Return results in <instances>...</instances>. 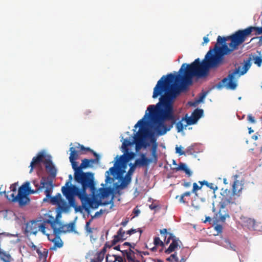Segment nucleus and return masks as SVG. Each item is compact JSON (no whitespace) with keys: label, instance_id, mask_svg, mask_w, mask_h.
<instances>
[{"label":"nucleus","instance_id":"obj_1","mask_svg":"<svg viewBox=\"0 0 262 262\" xmlns=\"http://www.w3.org/2000/svg\"><path fill=\"white\" fill-rule=\"evenodd\" d=\"M210 67L204 59L202 62L199 58L190 64L183 63L179 71V74H168L163 76L157 82L154 89L152 98L160 95L159 101L155 105H149L144 117L138 121L135 127L143 126L146 124L145 120L150 116L155 124V130L159 135H163L173 127L174 124L178 133L190 125L196 123L193 117L185 115L177 122V116L174 114L173 104L176 98L181 92L188 90L192 84L193 77L204 78L209 75Z\"/></svg>","mask_w":262,"mask_h":262},{"label":"nucleus","instance_id":"obj_2","mask_svg":"<svg viewBox=\"0 0 262 262\" xmlns=\"http://www.w3.org/2000/svg\"><path fill=\"white\" fill-rule=\"evenodd\" d=\"M112 192L110 188H100L98 190L92 193L93 198L89 197L86 191L81 193L79 199L81 200L82 207L85 211H88L89 208H97L100 205H108L110 202H102V199L106 198L110 196Z\"/></svg>","mask_w":262,"mask_h":262},{"label":"nucleus","instance_id":"obj_3","mask_svg":"<svg viewBox=\"0 0 262 262\" xmlns=\"http://www.w3.org/2000/svg\"><path fill=\"white\" fill-rule=\"evenodd\" d=\"M35 192L30 188V183L26 182L19 187L17 195H15L16 192L10 191L6 194V197L11 202H18L20 206H24L30 202L27 195L29 194H34Z\"/></svg>","mask_w":262,"mask_h":262},{"label":"nucleus","instance_id":"obj_4","mask_svg":"<svg viewBox=\"0 0 262 262\" xmlns=\"http://www.w3.org/2000/svg\"><path fill=\"white\" fill-rule=\"evenodd\" d=\"M249 63H246L242 67V71L241 73L240 67L235 68L234 70L230 71L227 77L224 78L220 82L216 84V88L220 89L224 86H226L227 89L230 90H235L237 86L236 81L241 75L245 74L249 69Z\"/></svg>","mask_w":262,"mask_h":262},{"label":"nucleus","instance_id":"obj_5","mask_svg":"<svg viewBox=\"0 0 262 262\" xmlns=\"http://www.w3.org/2000/svg\"><path fill=\"white\" fill-rule=\"evenodd\" d=\"M75 181L81 185L82 191H86L90 189L91 193L96 191V184L94 181V174L91 172L74 171Z\"/></svg>","mask_w":262,"mask_h":262},{"label":"nucleus","instance_id":"obj_6","mask_svg":"<svg viewBox=\"0 0 262 262\" xmlns=\"http://www.w3.org/2000/svg\"><path fill=\"white\" fill-rule=\"evenodd\" d=\"M33 184L36 187V190H33L34 191H36L35 193L40 192L42 191L43 188H46L45 193L46 195V198L49 199L51 196V194L53 191V188L54 185L52 180L46 181L45 178L42 177L40 181V185L36 183L35 181L33 182Z\"/></svg>","mask_w":262,"mask_h":262},{"label":"nucleus","instance_id":"obj_7","mask_svg":"<svg viewBox=\"0 0 262 262\" xmlns=\"http://www.w3.org/2000/svg\"><path fill=\"white\" fill-rule=\"evenodd\" d=\"M62 192L65 196H77L78 198L83 192L82 190L75 185H72L70 181L66 182L65 186L61 188Z\"/></svg>","mask_w":262,"mask_h":262},{"label":"nucleus","instance_id":"obj_8","mask_svg":"<svg viewBox=\"0 0 262 262\" xmlns=\"http://www.w3.org/2000/svg\"><path fill=\"white\" fill-rule=\"evenodd\" d=\"M116 160L114 166L111 167L109 170L105 172L106 183H111L115 179H116L118 175L119 169L122 164L117 159V156L115 158Z\"/></svg>","mask_w":262,"mask_h":262},{"label":"nucleus","instance_id":"obj_9","mask_svg":"<svg viewBox=\"0 0 262 262\" xmlns=\"http://www.w3.org/2000/svg\"><path fill=\"white\" fill-rule=\"evenodd\" d=\"M96 159H83L81 161V163L80 165L78 166L77 165H76L75 167L73 168L74 171H83L82 169L86 168L88 167H92V164L95 163H98L100 160V157H95Z\"/></svg>","mask_w":262,"mask_h":262},{"label":"nucleus","instance_id":"obj_10","mask_svg":"<svg viewBox=\"0 0 262 262\" xmlns=\"http://www.w3.org/2000/svg\"><path fill=\"white\" fill-rule=\"evenodd\" d=\"M243 189V185L241 182L236 180L234 182L232 185V192L230 190H225L224 193L231 194V196L234 198V195L239 196Z\"/></svg>","mask_w":262,"mask_h":262},{"label":"nucleus","instance_id":"obj_11","mask_svg":"<svg viewBox=\"0 0 262 262\" xmlns=\"http://www.w3.org/2000/svg\"><path fill=\"white\" fill-rule=\"evenodd\" d=\"M47 157L43 152H40L36 157H33L30 165L31 167L30 172L31 173L33 171V168L39 165L40 163H43V161L47 158Z\"/></svg>","mask_w":262,"mask_h":262},{"label":"nucleus","instance_id":"obj_12","mask_svg":"<svg viewBox=\"0 0 262 262\" xmlns=\"http://www.w3.org/2000/svg\"><path fill=\"white\" fill-rule=\"evenodd\" d=\"M47 222L51 225L55 234L57 235L62 232L63 224L61 222L55 219L53 221L48 220Z\"/></svg>","mask_w":262,"mask_h":262},{"label":"nucleus","instance_id":"obj_13","mask_svg":"<svg viewBox=\"0 0 262 262\" xmlns=\"http://www.w3.org/2000/svg\"><path fill=\"white\" fill-rule=\"evenodd\" d=\"M140 157V158L136 160L135 165L139 167H146L153 161L152 159L147 158L144 154H142Z\"/></svg>","mask_w":262,"mask_h":262},{"label":"nucleus","instance_id":"obj_14","mask_svg":"<svg viewBox=\"0 0 262 262\" xmlns=\"http://www.w3.org/2000/svg\"><path fill=\"white\" fill-rule=\"evenodd\" d=\"M43 163L45 165L47 171L50 173L52 176H55L56 174V170L52 162L51 157L48 156L47 158L43 161Z\"/></svg>","mask_w":262,"mask_h":262},{"label":"nucleus","instance_id":"obj_15","mask_svg":"<svg viewBox=\"0 0 262 262\" xmlns=\"http://www.w3.org/2000/svg\"><path fill=\"white\" fill-rule=\"evenodd\" d=\"M242 220L244 225L247 226L248 229L253 230H257L258 223L254 219L244 217Z\"/></svg>","mask_w":262,"mask_h":262},{"label":"nucleus","instance_id":"obj_16","mask_svg":"<svg viewBox=\"0 0 262 262\" xmlns=\"http://www.w3.org/2000/svg\"><path fill=\"white\" fill-rule=\"evenodd\" d=\"M226 195L223 194V197L221 200V201L219 203L220 206V211H221V209H224L227 205L229 204H233L235 203V198L229 196H228V193H226ZM220 212H219L220 213Z\"/></svg>","mask_w":262,"mask_h":262},{"label":"nucleus","instance_id":"obj_17","mask_svg":"<svg viewBox=\"0 0 262 262\" xmlns=\"http://www.w3.org/2000/svg\"><path fill=\"white\" fill-rule=\"evenodd\" d=\"M38 221H31L26 225V231L27 232L32 234H36L39 228Z\"/></svg>","mask_w":262,"mask_h":262},{"label":"nucleus","instance_id":"obj_18","mask_svg":"<svg viewBox=\"0 0 262 262\" xmlns=\"http://www.w3.org/2000/svg\"><path fill=\"white\" fill-rule=\"evenodd\" d=\"M70 151L71 153L69 157V160L73 169L75 167L76 165H78V163L76 162V160L78 158L79 154L78 152L76 151L73 147H70Z\"/></svg>","mask_w":262,"mask_h":262},{"label":"nucleus","instance_id":"obj_19","mask_svg":"<svg viewBox=\"0 0 262 262\" xmlns=\"http://www.w3.org/2000/svg\"><path fill=\"white\" fill-rule=\"evenodd\" d=\"M182 245V242L177 237H176L173 239L171 243L170 244L169 247L165 250V252L167 254H170V253L175 251V250Z\"/></svg>","mask_w":262,"mask_h":262},{"label":"nucleus","instance_id":"obj_20","mask_svg":"<svg viewBox=\"0 0 262 262\" xmlns=\"http://www.w3.org/2000/svg\"><path fill=\"white\" fill-rule=\"evenodd\" d=\"M126 233L123 231L122 228H121L117 231V234L114 236V239H113V245H115L117 243L120 241H124L127 238L126 236Z\"/></svg>","mask_w":262,"mask_h":262},{"label":"nucleus","instance_id":"obj_21","mask_svg":"<svg viewBox=\"0 0 262 262\" xmlns=\"http://www.w3.org/2000/svg\"><path fill=\"white\" fill-rule=\"evenodd\" d=\"M93 221V217L90 219L88 222H86L85 226V230L86 233L88 235H89L91 238H93V234L95 232H97L98 229L97 228L95 227H91L90 225L91 222Z\"/></svg>","mask_w":262,"mask_h":262},{"label":"nucleus","instance_id":"obj_22","mask_svg":"<svg viewBox=\"0 0 262 262\" xmlns=\"http://www.w3.org/2000/svg\"><path fill=\"white\" fill-rule=\"evenodd\" d=\"M161 234L164 236V241L166 244L169 243L170 240L173 241L176 237L172 233H168L166 229H163L160 230Z\"/></svg>","mask_w":262,"mask_h":262},{"label":"nucleus","instance_id":"obj_23","mask_svg":"<svg viewBox=\"0 0 262 262\" xmlns=\"http://www.w3.org/2000/svg\"><path fill=\"white\" fill-rule=\"evenodd\" d=\"M59 209V212L57 215V217L59 216L60 213L61 212H67L70 209V206L67 204L66 201L62 200L57 205Z\"/></svg>","mask_w":262,"mask_h":262},{"label":"nucleus","instance_id":"obj_24","mask_svg":"<svg viewBox=\"0 0 262 262\" xmlns=\"http://www.w3.org/2000/svg\"><path fill=\"white\" fill-rule=\"evenodd\" d=\"M126 155L121 156L119 158H117L118 161L122 164L128 162L130 160L133 159L135 156V154L133 152H126Z\"/></svg>","mask_w":262,"mask_h":262},{"label":"nucleus","instance_id":"obj_25","mask_svg":"<svg viewBox=\"0 0 262 262\" xmlns=\"http://www.w3.org/2000/svg\"><path fill=\"white\" fill-rule=\"evenodd\" d=\"M54 245L50 248L51 250H56L57 248H60L63 246V242L60 237L56 236L53 240Z\"/></svg>","mask_w":262,"mask_h":262},{"label":"nucleus","instance_id":"obj_26","mask_svg":"<svg viewBox=\"0 0 262 262\" xmlns=\"http://www.w3.org/2000/svg\"><path fill=\"white\" fill-rule=\"evenodd\" d=\"M221 245L227 249L235 251V246L231 244L230 241L227 238L223 239L221 242Z\"/></svg>","mask_w":262,"mask_h":262},{"label":"nucleus","instance_id":"obj_27","mask_svg":"<svg viewBox=\"0 0 262 262\" xmlns=\"http://www.w3.org/2000/svg\"><path fill=\"white\" fill-rule=\"evenodd\" d=\"M145 136L144 132L139 131L134 137V142L137 144H140L143 142Z\"/></svg>","mask_w":262,"mask_h":262},{"label":"nucleus","instance_id":"obj_28","mask_svg":"<svg viewBox=\"0 0 262 262\" xmlns=\"http://www.w3.org/2000/svg\"><path fill=\"white\" fill-rule=\"evenodd\" d=\"M203 114V110L196 108L192 113L191 116L197 122L198 120L202 116Z\"/></svg>","mask_w":262,"mask_h":262},{"label":"nucleus","instance_id":"obj_29","mask_svg":"<svg viewBox=\"0 0 262 262\" xmlns=\"http://www.w3.org/2000/svg\"><path fill=\"white\" fill-rule=\"evenodd\" d=\"M176 169L177 170L184 171L188 176H190L192 174L191 171L187 167L186 164L183 163H180Z\"/></svg>","mask_w":262,"mask_h":262},{"label":"nucleus","instance_id":"obj_30","mask_svg":"<svg viewBox=\"0 0 262 262\" xmlns=\"http://www.w3.org/2000/svg\"><path fill=\"white\" fill-rule=\"evenodd\" d=\"M158 146V143H155V144L152 145L151 148V156L152 157L153 161L155 163L158 161V155L157 154Z\"/></svg>","mask_w":262,"mask_h":262},{"label":"nucleus","instance_id":"obj_31","mask_svg":"<svg viewBox=\"0 0 262 262\" xmlns=\"http://www.w3.org/2000/svg\"><path fill=\"white\" fill-rule=\"evenodd\" d=\"M75 224L74 223H70L68 224H63V231L62 232H73L74 231Z\"/></svg>","mask_w":262,"mask_h":262},{"label":"nucleus","instance_id":"obj_32","mask_svg":"<svg viewBox=\"0 0 262 262\" xmlns=\"http://www.w3.org/2000/svg\"><path fill=\"white\" fill-rule=\"evenodd\" d=\"M199 183L202 185H206L208 188L213 190V192L217 189V187L213 183H208L207 181H199Z\"/></svg>","mask_w":262,"mask_h":262},{"label":"nucleus","instance_id":"obj_33","mask_svg":"<svg viewBox=\"0 0 262 262\" xmlns=\"http://www.w3.org/2000/svg\"><path fill=\"white\" fill-rule=\"evenodd\" d=\"M50 201L52 204L54 205H58L62 200V197L60 193H57L53 197L50 196Z\"/></svg>","mask_w":262,"mask_h":262},{"label":"nucleus","instance_id":"obj_34","mask_svg":"<svg viewBox=\"0 0 262 262\" xmlns=\"http://www.w3.org/2000/svg\"><path fill=\"white\" fill-rule=\"evenodd\" d=\"M133 143V142H131L127 139H124L122 145V149L125 152H127L128 151V146L132 145Z\"/></svg>","mask_w":262,"mask_h":262},{"label":"nucleus","instance_id":"obj_35","mask_svg":"<svg viewBox=\"0 0 262 262\" xmlns=\"http://www.w3.org/2000/svg\"><path fill=\"white\" fill-rule=\"evenodd\" d=\"M36 252H37V254H38L39 257L40 259L42 258L44 260L46 259L47 256H48V250H47L46 249H43V251H41L39 249H36Z\"/></svg>","mask_w":262,"mask_h":262},{"label":"nucleus","instance_id":"obj_36","mask_svg":"<svg viewBox=\"0 0 262 262\" xmlns=\"http://www.w3.org/2000/svg\"><path fill=\"white\" fill-rule=\"evenodd\" d=\"M131 180V178L129 177H125L122 181V182L120 185V187L121 188H124L126 187L130 183Z\"/></svg>","mask_w":262,"mask_h":262},{"label":"nucleus","instance_id":"obj_37","mask_svg":"<svg viewBox=\"0 0 262 262\" xmlns=\"http://www.w3.org/2000/svg\"><path fill=\"white\" fill-rule=\"evenodd\" d=\"M203 185H200V186L198 185L196 183H193V188L191 191L192 193H194L196 196H198L197 191L199 190H201L202 189Z\"/></svg>","mask_w":262,"mask_h":262},{"label":"nucleus","instance_id":"obj_38","mask_svg":"<svg viewBox=\"0 0 262 262\" xmlns=\"http://www.w3.org/2000/svg\"><path fill=\"white\" fill-rule=\"evenodd\" d=\"M79 146H80V150H84V151H90L91 152L92 154H93V155L95 156V157H100L99 155L96 153L95 151H94L93 149H91L90 147H85L83 145H79Z\"/></svg>","mask_w":262,"mask_h":262},{"label":"nucleus","instance_id":"obj_39","mask_svg":"<svg viewBox=\"0 0 262 262\" xmlns=\"http://www.w3.org/2000/svg\"><path fill=\"white\" fill-rule=\"evenodd\" d=\"M75 196H66L67 199L69 201V206H72L74 207L76 205L75 199L74 198Z\"/></svg>","mask_w":262,"mask_h":262},{"label":"nucleus","instance_id":"obj_40","mask_svg":"<svg viewBox=\"0 0 262 262\" xmlns=\"http://www.w3.org/2000/svg\"><path fill=\"white\" fill-rule=\"evenodd\" d=\"M134 252L131 249H129L128 253H126V257L128 262L135 258Z\"/></svg>","mask_w":262,"mask_h":262},{"label":"nucleus","instance_id":"obj_41","mask_svg":"<svg viewBox=\"0 0 262 262\" xmlns=\"http://www.w3.org/2000/svg\"><path fill=\"white\" fill-rule=\"evenodd\" d=\"M154 245L156 246H160L161 247L164 246L163 242L160 239L159 237H155L154 240Z\"/></svg>","mask_w":262,"mask_h":262},{"label":"nucleus","instance_id":"obj_42","mask_svg":"<svg viewBox=\"0 0 262 262\" xmlns=\"http://www.w3.org/2000/svg\"><path fill=\"white\" fill-rule=\"evenodd\" d=\"M39 228H38V231H41L43 234L49 235L48 234L46 233V226L45 223H39Z\"/></svg>","mask_w":262,"mask_h":262},{"label":"nucleus","instance_id":"obj_43","mask_svg":"<svg viewBox=\"0 0 262 262\" xmlns=\"http://www.w3.org/2000/svg\"><path fill=\"white\" fill-rule=\"evenodd\" d=\"M166 260L169 262L172 261L173 260L176 262H179V258L177 257L176 253L171 254Z\"/></svg>","mask_w":262,"mask_h":262},{"label":"nucleus","instance_id":"obj_44","mask_svg":"<svg viewBox=\"0 0 262 262\" xmlns=\"http://www.w3.org/2000/svg\"><path fill=\"white\" fill-rule=\"evenodd\" d=\"M115 255H111L110 254H107L106 256V261L105 262H115L114 259H115Z\"/></svg>","mask_w":262,"mask_h":262},{"label":"nucleus","instance_id":"obj_45","mask_svg":"<svg viewBox=\"0 0 262 262\" xmlns=\"http://www.w3.org/2000/svg\"><path fill=\"white\" fill-rule=\"evenodd\" d=\"M182 148V147L181 146H176V153L179 154L181 156L185 155V152L183 151Z\"/></svg>","mask_w":262,"mask_h":262},{"label":"nucleus","instance_id":"obj_46","mask_svg":"<svg viewBox=\"0 0 262 262\" xmlns=\"http://www.w3.org/2000/svg\"><path fill=\"white\" fill-rule=\"evenodd\" d=\"M262 62V59L260 57L257 56L254 59V63L257 64L258 67L261 66Z\"/></svg>","mask_w":262,"mask_h":262},{"label":"nucleus","instance_id":"obj_47","mask_svg":"<svg viewBox=\"0 0 262 262\" xmlns=\"http://www.w3.org/2000/svg\"><path fill=\"white\" fill-rule=\"evenodd\" d=\"M193 149H194V147H193V145H191V146H189L187 148L186 151H185V154H187L188 155L192 154L193 151Z\"/></svg>","mask_w":262,"mask_h":262},{"label":"nucleus","instance_id":"obj_48","mask_svg":"<svg viewBox=\"0 0 262 262\" xmlns=\"http://www.w3.org/2000/svg\"><path fill=\"white\" fill-rule=\"evenodd\" d=\"M248 121L251 123H255V120L254 117L252 116L251 114H249L247 116Z\"/></svg>","mask_w":262,"mask_h":262},{"label":"nucleus","instance_id":"obj_49","mask_svg":"<svg viewBox=\"0 0 262 262\" xmlns=\"http://www.w3.org/2000/svg\"><path fill=\"white\" fill-rule=\"evenodd\" d=\"M17 186V183H16L12 184L10 187V188L11 189L10 191L16 192Z\"/></svg>","mask_w":262,"mask_h":262},{"label":"nucleus","instance_id":"obj_50","mask_svg":"<svg viewBox=\"0 0 262 262\" xmlns=\"http://www.w3.org/2000/svg\"><path fill=\"white\" fill-rule=\"evenodd\" d=\"M176 199L179 198V201L181 203H186V201L184 200V195L182 194L181 195H177L176 197Z\"/></svg>","mask_w":262,"mask_h":262},{"label":"nucleus","instance_id":"obj_51","mask_svg":"<svg viewBox=\"0 0 262 262\" xmlns=\"http://www.w3.org/2000/svg\"><path fill=\"white\" fill-rule=\"evenodd\" d=\"M114 256H115V259H114V260H115V262L116 261H118V262H123V261H124L123 259V258L120 256H118V255H114Z\"/></svg>","mask_w":262,"mask_h":262},{"label":"nucleus","instance_id":"obj_52","mask_svg":"<svg viewBox=\"0 0 262 262\" xmlns=\"http://www.w3.org/2000/svg\"><path fill=\"white\" fill-rule=\"evenodd\" d=\"M206 95H207V92H204L203 94H202V95L200 96L199 99L198 101L199 102H202L205 98Z\"/></svg>","mask_w":262,"mask_h":262},{"label":"nucleus","instance_id":"obj_53","mask_svg":"<svg viewBox=\"0 0 262 262\" xmlns=\"http://www.w3.org/2000/svg\"><path fill=\"white\" fill-rule=\"evenodd\" d=\"M107 248V242H106L102 250L99 252L101 253H102L105 255L106 252V248Z\"/></svg>","mask_w":262,"mask_h":262},{"label":"nucleus","instance_id":"obj_54","mask_svg":"<svg viewBox=\"0 0 262 262\" xmlns=\"http://www.w3.org/2000/svg\"><path fill=\"white\" fill-rule=\"evenodd\" d=\"M104 257V254L99 252L97 255L98 260L102 261Z\"/></svg>","mask_w":262,"mask_h":262},{"label":"nucleus","instance_id":"obj_55","mask_svg":"<svg viewBox=\"0 0 262 262\" xmlns=\"http://www.w3.org/2000/svg\"><path fill=\"white\" fill-rule=\"evenodd\" d=\"M75 209V211L76 212H82V207L80 206H77V205L73 207Z\"/></svg>","mask_w":262,"mask_h":262},{"label":"nucleus","instance_id":"obj_56","mask_svg":"<svg viewBox=\"0 0 262 262\" xmlns=\"http://www.w3.org/2000/svg\"><path fill=\"white\" fill-rule=\"evenodd\" d=\"M133 213H134L135 215L137 216L140 213V210L137 207H136L133 210Z\"/></svg>","mask_w":262,"mask_h":262},{"label":"nucleus","instance_id":"obj_57","mask_svg":"<svg viewBox=\"0 0 262 262\" xmlns=\"http://www.w3.org/2000/svg\"><path fill=\"white\" fill-rule=\"evenodd\" d=\"M227 216L229 217V215L228 214L220 215V221L224 222Z\"/></svg>","mask_w":262,"mask_h":262},{"label":"nucleus","instance_id":"obj_58","mask_svg":"<svg viewBox=\"0 0 262 262\" xmlns=\"http://www.w3.org/2000/svg\"><path fill=\"white\" fill-rule=\"evenodd\" d=\"M215 229L217 231L218 233H221L222 231V226L220 225H217L215 227Z\"/></svg>","mask_w":262,"mask_h":262},{"label":"nucleus","instance_id":"obj_59","mask_svg":"<svg viewBox=\"0 0 262 262\" xmlns=\"http://www.w3.org/2000/svg\"><path fill=\"white\" fill-rule=\"evenodd\" d=\"M137 232V230L136 229H130V230H128L127 232H126V234H128L129 235H132V234H134V233H135Z\"/></svg>","mask_w":262,"mask_h":262},{"label":"nucleus","instance_id":"obj_60","mask_svg":"<svg viewBox=\"0 0 262 262\" xmlns=\"http://www.w3.org/2000/svg\"><path fill=\"white\" fill-rule=\"evenodd\" d=\"M105 210L100 209L99 211L95 213V216H98L100 214H102L104 212Z\"/></svg>","mask_w":262,"mask_h":262},{"label":"nucleus","instance_id":"obj_61","mask_svg":"<svg viewBox=\"0 0 262 262\" xmlns=\"http://www.w3.org/2000/svg\"><path fill=\"white\" fill-rule=\"evenodd\" d=\"M131 246V244L130 243H128V242H125L124 243H123L122 246H121V248L124 249L125 248L126 246Z\"/></svg>","mask_w":262,"mask_h":262},{"label":"nucleus","instance_id":"obj_62","mask_svg":"<svg viewBox=\"0 0 262 262\" xmlns=\"http://www.w3.org/2000/svg\"><path fill=\"white\" fill-rule=\"evenodd\" d=\"M29 246L31 248H32V249L33 250H36V249H37L36 246L32 242H31L30 243V244L29 245Z\"/></svg>","mask_w":262,"mask_h":262},{"label":"nucleus","instance_id":"obj_63","mask_svg":"<svg viewBox=\"0 0 262 262\" xmlns=\"http://www.w3.org/2000/svg\"><path fill=\"white\" fill-rule=\"evenodd\" d=\"M183 186L186 188L189 187L191 186V183L190 182H184Z\"/></svg>","mask_w":262,"mask_h":262},{"label":"nucleus","instance_id":"obj_64","mask_svg":"<svg viewBox=\"0 0 262 262\" xmlns=\"http://www.w3.org/2000/svg\"><path fill=\"white\" fill-rule=\"evenodd\" d=\"M150 142L152 143V145L157 143L156 142V139L154 137L150 138Z\"/></svg>","mask_w":262,"mask_h":262}]
</instances>
